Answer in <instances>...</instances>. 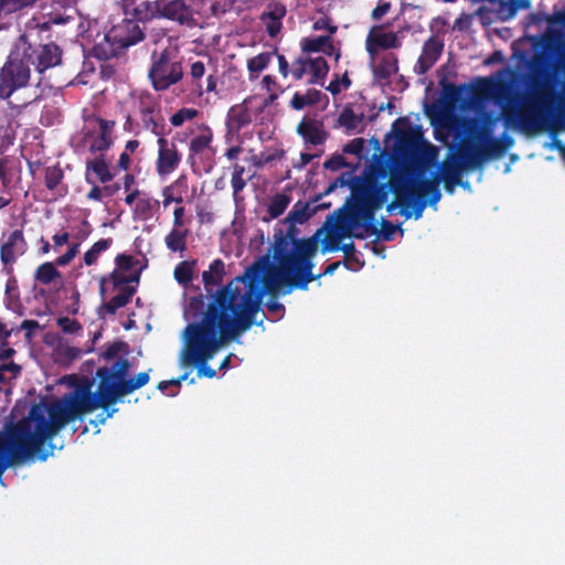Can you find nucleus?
I'll return each instance as SVG.
<instances>
[{
  "instance_id": "f257e3e1",
  "label": "nucleus",
  "mask_w": 565,
  "mask_h": 565,
  "mask_svg": "<svg viewBox=\"0 0 565 565\" xmlns=\"http://www.w3.org/2000/svg\"><path fill=\"white\" fill-rule=\"evenodd\" d=\"M258 269L237 276L218 290L207 305L200 322L185 329L186 347L182 364L195 365L198 376L212 379L216 371L207 365L216 351L226 342L237 339L256 322L260 311L264 289Z\"/></svg>"
},
{
  "instance_id": "f03ea898",
  "label": "nucleus",
  "mask_w": 565,
  "mask_h": 565,
  "mask_svg": "<svg viewBox=\"0 0 565 565\" xmlns=\"http://www.w3.org/2000/svg\"><path fill=\"white\" fill-rule=\"evenodd\" d=\"M129 370L130 362L125 358H119L111 366L98 367V385L95 393L92 392V380L71 375V392L60 398L34 404L25 418L47 441H51L67 424L97 408L107 411L120 398L149 383L151 370L127 379Z\"/></svg>"
},
{
  "instance_id": "7ed1b4c3",
  "label": "nucleus",
  "mask_w": 565,
  "mask_h": 565,
  "mask_svg": "<svg viewBox=\"0 0 565 565\" xmlns=\"http://www.w3.org/2000/svg\"><path fill=\"white\" fill-rule=\"evenodd\" d=\"M339 186L351 189L350 202L341 220L351 226H363L367 234L377 233L375 213L387 202L390 193L395 194V200L386 205L390 215L397 207L403 210L409 203L405 194L411 188L408 180L403 177L393 175L387 182L381 183L373 178L342 173L328 185L323 194H329Z\"/></svg>"
},
{
  "instance_id": "20e7f679",
  "label": "nucleus",
  "mask_w": 565,
  "mask_h": 565,
  "mask_svg": "<svg viewBox=\"0 0 565 565\" xmlns=\"http://www.w3.org/2000/svg\"><path fill=\"white\" fill-rule=\"evenodd\" d=\"M502 118L507 126L516 127L529 135L543 131L550 118L545 87L542 85L534 87L530 95L521 98L519 108H515V105L503 107Z\"/></svg>"
},
{
  "instance_id": "39448f33",
  "label": "nucleus",
  "mask_w": 565,
  "mask_h": 565,
  "mask_svg": "<svg viewBox=\"0 0 565 565\" xmlns=\"http://www.w3.org/2000/svg\"><path fill=\"white\" fill-rule=\"evenodd\" d=\"M145 30L138 21L124 19L105 34L102 42L94 45L93 55L100 61L118 56L126 49L143 41Z\"/></svg>"
},
{
  "instance_id": "423d86ee",
  "label": "nucleus",
  "mask_w": 565,
  "mask_h": 565,
  "mask_svg": "<svg viewBox=\"0 0 565 565\" xmlns=\"http://www.w3.org/2000/svg\"><path fill=\"white\" fill-rule=\"evenodd\" d=\"M292 246L291 260L288 262V278H285L284 286L307 290L311 281L321 277L312 274L311 258L317 253V241L315 237L302 238L295 241Z\"/></svg>"
},
{
  "instance_id": "0eeeda50",
  "label": "nucleus",
  "mask_w": 565,
  "mask_h": 565,
  "mask_svg": "<svg viewBox=\"0 0 565 565\" xmlns=\"http://www.w3.org/2000/svg\"><path fill=\"white\" fill-rule=\"evenodd\" d=\"M137 127L160 137L167 136V124L158 98L149 92H141L134 102Z\"/></svg>"
},
{
  "instance_id": "6e6552de",
  "label": "nucleus",
  "mask_w": 565,
  "mask_h": 565,
  "mask_svg": "<svg viewBox=\"0 0 565 565\" xmlns=\"http://www.w3.org/2000/svg\"><path fill=\"white\" fill-rule=\"evenodd\" d=\"M31 64L22 52L10 54L0 70V98L9 99L12 94L28 86L31 78Z\"/></svg>"
},
{
  "instance_id": "1a4fd4ad",
  "label": "nucleus",
  "mask_w": 565,
  "mask_h": 565,
  "mask_svg": "<svg viewBox=\"0 0 565 565\" xmlns=\"http://www.w3.org/2000/svg\"><path fill=\"white\" fill-rule=\"evenodd\" d=\"M148 77L156 92L169 89L183 77V67L180 61L172 60V53L164 49L158 56L152 55V63Z\"/></svg>"
},
{
  "instance_id": "9d476101",
  "label": "nucleus",
  "mask_w": 565,
  "mask_h": 565,
  "mask_svg": "<svg viewBox=\"0 0 565 565\" xmlns=\"http://www.w3.org/2000/svg\"><path fill=\"white\" fill-rule=\"evenodd\" d=\"M291 243L288 241V237H285L284 232L279 228L274 234V258L277 260V268L273 274H270L265 280L262 274V269L254 265L246 269L243 276H246L249 269H258L262 278L263 289L265 288L273 294L278 288L284 286L285 278H288V262L291 260V252L289 250V245Z\"/></svg>"
},
{
  "instance_id": "9b49d317",
  "label": "nucleus",
  "mask_w": 565,
  "mask_h": 565,
  "mask_svg": "<svg viewBox=\"0 0 565 565\" xmlns=\"http://www.w3.org/2000/svg\"><path fill=\"white\" fill-rule=\"evenodd\" d=\"M396 145L399 151L408 157L423 154L430 147L418 128H413L405 118H398L393 124Z\"/></svg>"
},
{
  "instance_id": "f8f14e48",
  "label": "nucleus",
  "mask_w": 565,
  "mask_h": 565,
  "mask_svg": "<svg viewBox=\"0 0 565 565\" xmlns=\"http://www.w3.org/2000/svg\"><path fill=\"white\" fill-rule=\"evenodd\" d=\"M328 72L329 65L324 57L300 55L291 63L290 75L294 79L300 81L306 74H309L307 84L323 86Z\"/></svg>"
},
{
  "instance_id": "ddd939ff",
  "label": "nucleus",
  "mask_w": 565,
  "mask_h": 565,
  "mask_svg": "<svg viewBox=\"0 0 565 565\" xmlns=\"http://www.w3.org/2000/svg\"><path fill=\"white\" fill-rule=\"evenodd\" d=\"M29 245L22 230H13L8 235L2 234L0 245V260L3 271L11 276L13 274V265L18 258L28 252Z\"/></svg>"
},
{
  "instance_id": "4468645a",
  "label": "nucleus",
  "mask_w": 565,
  "mask_h": 565,
  "mask_svg": "<svg viewBox=\"0 0 565 565\" xmlns=\"http://www.w3.org/2000/svg\"><path fill=\"white\" fill-rule=\"evenodd\" d=\"M475 136L483 143H472L465 146L469 151L470 157L475 159V164L477 168H480L488 159L498 158L504 153L500 141L491 136V129L489 127H478Z\"/></svg>"
},
{
  "instance_id": "2eb2a0df",
  "label": "nucleus",
  "mask_w": 565,
  "mask_h": 565,
  "mask_svg": "<svg viewBox=\"0 0 565 565\" xmlns=\"http://www.w3.org/2000/svg\"><path fill=\"white\" fill-rule=\"evenodd\" d=\"M29 63L35 67L40 74L46 70L57 66L62 62L63 51L55 43L32 45L28 43L23 49Z\"/></svg>"
},
{
  "instance_id": "dca6fc26",
  "label": "nucleus",
  "mask_w": 565,
  "mask_h": 565,
  "mask_svg": "<svg viewBox=\"0 0 565 565\" xmlns=\"http://www.w3.org/2000/svg\"><path fill=\"white\" fill-rule=\"evenodd\" d=\"M157 145L158 157L154 166L157 174L162 178L171 174L179 168L182 153L173 141L167 139V136L158 137Z\"/></svg>"
},
{
  "instance_id": "f3484780",
  "label": "nucleus",
  "mask_w": 565,
  "mask_h": 565,
  "mask_svg": "<svg viewBox=\"0 0 565 565\" xmlns=\"http://www.w3.org/2000/svg\"><path fill=\"white\" fill-rule=\"evenodd\" d=\"M159 9L161 19L189 28L196 24L194 10L186 0H159Z\"/></svg>"
},
{
  "instance_id": "a211bd4d",
  "label": "nucleus",
  "mask_w": 565,
  "mask_h": 565,
  "mask_svg": "<svg viewBox=\"0 0 565 565\" xmlns=\"http://www.w3.org/2000/svg\"><path fill=\"white\" fill-rule=\"evenodd\" d=\"M475 159L470 157L469 151L463 145L449 161H444L440 166V179L461 180V174L466 170L476 169Z\"/></svg>"
},
{
  "instance_id": "6ab92c4d",
  "label": "nucleus",
  "mask_w": 565,
  "mask_h": 565,
  "mask_svg": "<svg viewBox=\"0 0 565 565\" xmlns=\"http://www.w3.org/2000/svg\"><path fill=\"white\" fill-rule=\"evenodd\" d=\"M383 25H376L371 29L365 40V47L371 57L377 54L379 50L398 49L402 41L395 32H381Z\"/></svg>"
},
{
  "instance_id": "aec40b11",
  "label": "nucleus",
  "mask_w": 565,
  "mask_h": 565,
  "mask_svg": "<svg viewBox=\"0 0 565 565\" xmlns=\"http://www.w3.org/2000/svg\"><path fill=\"white\" fill-rule=\"evenodd\" d=\"M444 51V42L437 36H429L423 44L422 53L414 66L417 75L426 74L439 60Z\"/></svg>"
},
{
  "instance_id": "412c9836",
  "label": "nucleus",
  "mask_w": 565,
  "mask_h": 565,
  "mask_svg": "<svg viewBox=\"0 0 565 565\" xmlns=\"http://www.w3.org/2000/svg\"><path fill=\"white\" fill-rule=\"evenodd\" d=\"M345 210V206L338 210L337 224L334 226V235H329L327 237V239L323 243L322 252H335L341 249L340 241L344 237L352 236L351 230L358 227L351 226L341 220ZM353 236L356 238H364L363 234H353Z\"/></svg>"
},
{
  "instance_id": "4be33fe9",
  "label": "nucleus",
  "mask_w": 565,
  "mask_h": 565,
  "mask_svg": "<svg viewBox=\"0 0 565 565\" xmlns=\"http://www.w3.org/2000/svg\"><path fill=\"white\" fill-rule=\"evenodd\" d=\"M439 178L435 177L434 179H424V180H411L408 181L411 190L409 194H415L417 196H427V205L436 206L437 203L441 199V193L439 190Z\"/></svg>"
},
{
  "instance_id": "5701e85b",
  "label": "nucleus",
  "mask_w": 565,
  "mask_h": 565,
  "mask_svg": "<svg viewBox=\"0 0 565 565\" xmlns=\"http://www.w3.org/2000/svg\"><path fill=\"white\" fill-rule=\"evenodd\" d=\"M225 276V265L224 262L220 258L214 259L211 264L207 270H204L202 274V280L204 282V288L206 290V294L212 297V300L209 302V305L214 300L215 295L218 290L223 289L224 286L221 288L215 289L216 287H220L223 282V278ZM228 284L225 285V287Z\"/></svg>"
},
{
  "instance_id": "b1692460",
  "label": "nucleus",
  "mask_w": 565,
  "mask_h": 565,
  "mask_svg": "<svg viewBox=\"0 0 565 565\" xmlns=\"http://www.w3.org/2000/svg\"><path fill=\"white\" fill-rule=\"evenodd\" d=\"M297 134L312 146L323 145L328 138L323 124L316 119H302L297 126Z\"/></svg>"
},
{
  "instance_id": "393cba45",
  "label": "nucleus",
  "mask_w": 565,
  "mask_h": 565,
  "mask_svg": "<svg viewBox=\"0 0 565 565\" xmlns=\"http://www.w3.org/2000/svg\"><path fill=\"white\" fill-rule=\"evenodd\" d=\"M94 119L99 126V135L89 146V151L92 153L107 151L113 145L111 134L116 122L102 117H95Z\"/></svg>"
},
{
  "instance_id": "a878e982",
  "label": "nucleus",
  "mask_w": 565,
  "mask_h": 565,
  "mask_svg": "<svg viewBox=\"0 0 565 565\" xmlns=\"http://www.w3.org/2000/svg\"><path fill=\"white\" fill-rule=\"evenodd\" d=\"M252 117L246 106V100L232 106L226 116V127L230 131H239L243 127L249 125Z\"/></svg>"
},
{
  "instance_id": "bb28decb",
  "label": "nucleus",
  "mask_w": 565,
  "mask_h": 565,
  "mask_svg": "<svg viewBox=\"0 0 565 565\" xmlns=\"http://www.w3.org/2000/svg\"><path fill=\"white\" fill-rule=\"evenodd\" d=\"M89 172L95 173L98 181L103 184L113 181L115 178V173L110 171L109 164L106 162L103 154L86 162V181L88 183H94V181L89 179Z\"/></svg>"
},
{
  "instance_id": "cd10ccee",
  "label": "nucleus",
  "mask_w": 565,
  "mask_h": 565,
  "mask_svg": "<svg viewBox=\"0 0 565 565\" xmlns=\"http://www.w3.org/2000/svg\"><path fill=\"white\" fill-rule=\"evenodd\" d=\"M131 15L135 21H138L145 26L146 22L160 18L159 0H145L134 6Z\"/></svg>"
},
{
  "instance_id": "c85d7f7f",
  "label": "nucleus",
  "mask_w": 565,
  "mask_h": 565,
  "mask_svg": "<svg viewBox=\"0 0 565 565\" xmlns=\"http://www.w3.org/2000/svg\"><path fill=\"white\" fill-rule=\"evenodd\" d=\"M213 140V132L210 128H205L203 134L193 137L189 145L188 161L194 162L196 156H201L206 151L211 150V143Z\"/></svg>"
},
{
  "instance_id": "c756f323",
  "label": "nucleus",
  "mask_w": 565,
  "mask_h": 565,
  "mask_svg": "<svg viewBox=\"0 0 565 565\" xmlns=\"http://www.w3.org/2000/svg\"><path fill=\"white\" fill-rule=\"evenodd\" d=\"M398 72V58L394 53L382 56L380 63L373 68V75L380 81H388Z\"/></svg>"
},
{
  "instance_id": "7c9ffc66",
  "label": "nucleus",
  "mask_w": 565,
  "mask_h": 565,
  "mask_svg": "<svg viewBox=\"0 0 565 565\" xmlns=\"http://www.w3.org/2000/svg\"><path fill=\"white\" fill-rule=\"evenodd\" d=\"M364 119L365 115L363 113L356 115L350 107H345L338 118V124L345 128L347 134H351L353 131L361 132L363 127L359 129V126L364 122Z\"/></svg>"
},
{
  "instance_id": "2f4dec72",
  "label": "nucleus",
  "mask_w": 565,
  "mask_h": 565,
  "mask_svg": "<svg viewBox=\"0 0 565 565\" xmlns=\"http://www.w3.org/2000/svg\"><path fill=\"white\" fill-rule=\"evenodd\" d=\"M189 235L188 228H178L173 227L164 237L166 246L169 250L175 252H184L186 249V238Z\"/></svg>"
},
{
  "instance_id": "473e14b6",
  "label": "nucleus",
  "mask_w": 565,
  "mask_h": 565,
  "mask_svg": "<svg viewBox=\"0 0 565 565\" xmlns=\"http://www.w3.org/2000/svg\"><path fill=\"white\" fill-rule=\"evenodd\" d=\"M157 209H159V201L145 195L136 202L134 217L140 221H148L153 216Z\"/></svg>"
},
{
  "instance_id": "72a5a7b5",
  "label": "nucleus",
  "mask_w": 565,
  "mask_h": 565,
  "mask_svg": "<svg viewBox=\"0 0 565 565\" xmlns=\"http://www.w3.org/2000/svg\"><path fill=\"white\" fill-rule=\"evenodd\" d=\"M405 198L409 203L405 204V209L401 211V214L406 218H409L413 215L415 220H419L427 206L426 199H424V196L409 194V192L405 194Z\"/></svg>"
},
{
  "instance_id": "f704fd0d",
  "label": "nucleus",
  "mask_w": 565,
  "mask_h": 565,
  "mask_svg": "<svg viewBox=\"0 0 565 565\" xmlns=\"http://www.w3.org/2000/svg\"><path fill=\"white\" fill-rule=\"evenodd\" d=\"M136 289L134 287H122L108 302L104 303V309L108 315H115L118 309L125 307L131 300Z\"/></svg>"
},
{
  "instance_id": "c9c22d12",
  "label": "nucleus",
  "mask_w": 565,
  "mask_h": 565,
  "mask_svg": "<svg viewBox=\"0 0 565 565\" xmlns=\"http://www.w3.org/2000/svg\"><path fill=\"white\" fill-rule=\"evenodd\" d=\"M316 207H310V203L298 201L288 213L285 222L286 223H298L302 224L310 218L315 213Z\"/></svg>"
},
{
  "instance_id": "e433bc0d",
  "label": "nucleus",
  "mask_w": 565,
  "mask_h": 565,
  "mask_svg": "<svg viewBox=\"0 0 565 565\" xmlns=\"http://www.w3.org/2000/svg\"><path fill=\"white\" fill-rule=\"evenodd\" d=\"M273 52H263L247 61V70L249 72L250 79L256 78L258 74L264 71L270 63Z\"/></svg>"
},
{
  "instance_id": "4c0bfd02",
  "label": "nucleus",
  "mask_w": 565,
  "mask_h": 565,
  "mask_svg": "<svg viewBox=\"0 0 565 565\" xmlns=\"http://www.w3.org/2000/svg\"><path fill=\"white\" fill-rule=\"evenodd\" d=\"M58 277H61V273L56 269L55 264L51 262L41 264L34 274V279L43 285H49Z\"/></svg>"
},
{
  "instance_id": "58836bf2",
  "label": "nucleus",
  "mask_w": 565,
  "mask_h": 565,
  "mask_svg": "<svg viewBox=\"0 0 565 565\" xmlns=\"http://www.w3.org/2000/svg\"><path fill=\"white\" fill-rule=\"evenodd\" d=\"M290 201L291 198L286 193L275 194L267 207V213L269 214L270 218H277L280 216L290 204Z\"/></svg>"
},
{
  "instance_id": "ea45409f",
  "label": "nucleus",
  "mask_w": 565,
  "mask_h": 565,
  "mask_svg": "<svg viewBox=\"0 0 565 565\" xmlns=\"http://www.w3.org/2000/svg\"><path fill=\"white\" fill-rule=\"evenodd\" d=\"M330 42L329 35H320L317 38H305L301 40V55H307L309 53H317L320 51H324V46Z\"/></svg>"
},
{
  "instance_id": "a19ab883",
  "label": "nucleus",
  "mask_w": 565,
  "mask_h": 565,
  "mask_svg": "<svg viewBox=\"0 0 565 565\" xmlns=\"http://www.w3.org/2000/svg\"><path fill=\"white\" fill-rule=\"evenodd\" d=\"M111 243H113L111 238H102V239L97 241L96 243H94L93 246L84 254L85 265H87V266L94 265L97 262L99 255L103 252L107 250L110 247Z\"/></svg>"
},
{
  "instance_id": "79ce46f5",
  "label": "nucleus",
  "mask_w": 565,
  "mask_h": 565,
  "mask_svg": "<svg viewBox=\"0 0 565 565\" xmlns=\"http://www.w3.org/2000/svg\"><path fill=\"white\" fill-rule=\"evenodd\" d=\"M64 172L58 166L47 167L44 172V183L47 190L54 191L62 183Z\"/></svg>"
},
{
  "instance_id": "37998d69",
  "label": "nucleus",
  "mask_w": 565,
  "mask_h": 565,
  "mask_svg": "<svg viewBox=\"0 0 565 565\" xmlns=\"http://www.w3.org/2000/svg\"><path fill=\"white\" fill-rule=\"evenodd\" d=\"M73 20V17L61 11H53L46 14L45 20L38 26L41 31H49L52 25H62Z\"/></svg>"
},
{
  "instance_id": "c03bdc74",
  "label": "nucleus",
  "mask_w": 565,
  "mask_h": 565,
  "mask_svg": "<svg viewBox=\"0 0 565 565\" xmlns=\"http://www.w3.org/2000/svg\"><path fill=\"white\" fill-rule=\"evenodd\" d=\"M287 14L286 6L279 1L269 3L268 10L264 11L260 15V21L266 22L267 20L280 21Z\"/></svg>"
},
{
  "instance_id": "a18cd8bd",
  "label": "nucleus",
  "mask_w": 565,
  "mask_h": 565,
  "mask_svg": "<svg viewBox=\"0 0 565 565\" xmlns=\"http://www.w3.org/2000/svg\"><path fill=\"white\" fill-rule=\"evenodd\" d=\"M174 279L181 285H188L193 279V265L189 262H181L174 268Z\"/></svg>"
},
{
  "instance_id": "49530a36",
  "label": "nucleus",
  "mask_w": 565,
  "mask_h": 565,
  "mask_svg": "<svg viewBox=\"0 0 565 565\" xmlns=\"http://www.w3.org/2000/svg\"><path fill=\"white\" fill-rule=\"evenodd\" d=\"M205 74V65L202 61H196L192 63L190 75L192 78V85L194 87V90L198 93L199 96L203 95V88L202 84L200 83L201 78Z\"/></svg>"
},
{
  "instance_id": "de8ad7c7",
  "label": "nucleus",
  "mask_w": 565,
  "mask_h": 565,
  "mask_svg": "<svg viewBox=\"0 0 565 565\" xmlns=\"http://www.w3.org/2000/svg\"><path fill=\"white\" fill-rule=\"evenodd\" d=\"M199 115V111L195 108H186L183 107L175 111L170 117V122L173 127H180L182 126L186 120H192L196 118Z\"/></svg>"
},
{
  "instance_id": "09e8293b",
  "label": "nucleus",
  "mask_w": 565,
  "mask_h": 565,
  "mask_svg": "<svg viewBox=\"0 0 565 565\" xmlns=\"http://www.w3.org/2000/svg\"><path fill=\"white\" fill-rule=\"evenodd\" d=\"M493 6L495 7L494 12L497 18L501 21H508L515 15V8L511 0H498Z\"/></svg>"
},
{
  "instance_id": "8fccbe9b",
  "label": "nucleus",
  "mask_w": 565,
  "mask_h": 565,
  "mask_svg": "<svg viewBox=\"0 0 565 565\" xmlns=\"http://www.w3.org/2000/svg\"><path fill=\"white\" fill-rule=\"evenodd\" d=\"M139 277H140L139 273H135L131 275H125L119 269H114L113 273H110V275H109V279L115 287H120L122 285L130 284V282H138Z\"/></svg>"
},
{
  "instance_id": "3c124183",
  "label": "nucleus",
  "mask_w": 565,
  "mask_h": 565,
  "mask_svg": "<svg viewBox=\"0 0 565 565\" xmlns=\"http://www.w3.org/2000/svg\"><path fill=\"white\" fill-rule=\"evenodd\" d=\"M443 85V96L444 98L449 103H456L461 97L463 86H458L452 83H445V81H441Z\"/></svg>"
},
{
  "instance_id": "603ef678",
  "label": "nucleus",
  "mask_w": 565,
  "mask_h": 565,
  "mask_svg": "<svg viewBox=\"0 0 565 565\" xmlns=\"http://www.w3.org/2000/svg\"><path fill=\"white\" fill-rule=\"evenodd\" d=\"M21 372V366L14 362L0 364V383L15 379Z\"/></svg>"
},
{
  "instance_id": "864d4df0",
  "label": "nucleus",
  "mask_w": 565,
  "mask_h": 565,
  "mask_svg": "<svg viewBox=\"0 0 565 565\" xmlns=\"http://www.w3.org/2000/svg\"><path fill=\"white\" fill-rule=\"evenodd\" d=\"M121 352H128V344L124 341H115L105 349V351L102 353V358L105 361H110Z\"/></svg>"
},
{
  "instance_id": "5fc2aeb1",
  "label": "nucleus",
  "mask_w": 565,
  "mask_h": 565,
  "mask_svg": "<svg viewBox=\"0 0 565 565\" xmlns=\"http://www.w3.org/2000/svg\"><path fill=\"white\" fill-rule=\"evenodd\" d=\"M380 226H381V228L380 230L377 228V233H375L374 235H376L379 238L386 241V242H390L393 239V236H394L396 230L399 227V226L394 225L391 221H388L384 217L381 220Z\"/></svg>"
},
{
  "instance_id": "6e6d98bb",
  "label": "nucleus",
  "mask_w": 565,
  "mask_h": 565,
  "mask_svg": "<svg viewBox=\"0 0 565 565\" xmlns=\"http://www.w3.org/2000/svg\"><path fill=\"white\" fill-rule=\"evenodd\" d=\"M352 82L349 78L348 73L345 72L342 77L339 79L338 77L329 83L327 86V90H329L333 96L341 93L342 89H348L351 86Z\"/></svg>"
},
{
  "instance_id": "4d7b16f0",
  "label": "nucleus",
  "mask_w": 565,
  "mask_h": 565,
  "mask_svg": "<svg viewBox=\"0 0 565 565\" xmlns=\"http://www.w3.org/2000/svg\"><path fill=\"white\" fill-rule=\"evenodd\" d=\"M57 326L65 333H76L82 329L81 323L76 319H71L68 317H61L57 319Z\"/></svg>"
},
{
  "instance_id": "13d9d810",
  "label": "nucleus",
  "mask_w": 565,
  "mask_h": 565,
  "mask_svg": "<svg viewBox=\"0 0 565 565\" xmlns=\"http://www.w3.org/2000/svg\"><path fill=\"white\" fill-rule=\"evenodd\" d=\"M348 166L349 164L342 154H333L331 158L323 162V168L331 171H338L341 168Z\"/></svg>"
},
{
  "instance_id": "bf43d9fd",
  "label": "nucleus",
  "mask_w": 565,
  "mask_h": 565,
  "mask_svg": "<svg viewBox=\"0 0 565 565\" xmlns=\"http://www.w3.org/2000/svg\"><path fill=\"white\" fill-rule=\"evenodd\" d=\"M364 149V139L363 138H355L349 141L343 147V152L349 154H356L361 156L362 151Z\"/></svg>"
},
{
  "instance_id": "052dcab7",
  "label": "nucleus",
  "mask_w": 565,
  "mask_h": 565,
  "mask_svg": "<svg viewBox=\"0 0 565 565\" xmlns=\"http://www.w3.org/2000/svg\"><path fill=\"white\" fill-rule=\"evenodd\" d=\"M116 269L128 271L134 267L135 260L131 255L119 254L115 258Z\"/></svg>"
},
{
  "instance_id": "680f3d73",
  "label": "nucleus",
  "mask_w": 565,
  "mask_h": 565,
  "mask_svg": "<svg viewBox=\"0 0 565 565\" xmlns=\"http://www.w3.org/2000/svg\"><path fill=\"white\" fill-rule=\"evenodd\" d=\"M78 246H79L78 244L71 245L66 253H64L63 255L57 257V259L55 262L56 265L57 266H66V265H68L74 259L76 254L78 253Z\"/></svg>"
},
{
  "instance_id": "e2e57ef3",
  "label": "nucleus",
  "mask_w": 565,
  "mask_h": 565,
  "mask_svg": "<svg viewBox=\"0 0 565 565\" xmlns=\"http://www.w3.org/2000/svg\"><path fill=\"white\" fill-rule=\"evenodd\" d=\"M290 106L295 110H301L306 106H310V102L307 100L305 94H300V93L297 92V93L294 94V96H292V98L290 100Z\"/></svg>"
},
{
  "instance_id": "0e129e2a",
  "label": "nucleus",
  "mask_w": 565,
  "mask_h": 565,
  "mask_svg": "<svg viewBox=\"0 0 565 565\" xmlns=\"http://www.w3.org/2000/svg\"><path fill=\"white\" fill-rule=\"evenodd\" d=\"M274 55L277 56L279 73L286 78L290 74L291 65L288 63L285 55L279 54L277 50H274Z\"/></svg>"
},
{
  "instance_id": "69168bd1",
  "label": "nucleus",
  "mask_w": 565,
  "mask_h": 565,
  "mask_svg": "<svg viewBox=\"0 0 565 565\" xmlns=\"http://www.w3.org/2000/svg\"><path fill=\"white\" fill-rule=\"evenodd\" d=\"M390 10H391V3L390 2H382L380 0V3L373 9V11L371 13V17H372L373 20H380Z\"/></svg>"
},
{
  "instance_id": "338daca9",
  "label": "nucleus",
  "mask_w": 565,
  "mask_h": 565,
  "mask_svg": "<svg viewBox=\"0 0 565 565\" xmlns=\"http://www.w3.org/2000/svg\"><path fill=\"white\" fill-rule=\"evenodd\" d=\"M263 23L266 25V31L270 38H276L282 26V23L280 21L275 20H267Z\"/></svg>"
},
{
  "instance_id": "774afa93",
  "label": "nucleus",
  "mask_w": 565,
  "mask_h": 565,
  "mask_svg": "<svg viewBox=\"0 0 565 565\" xmlns=\"http://www.w3.org/2000/svg\"><path fill=\"white\" fill-rule=\"evenodd\" d=\"M493 82L490 78H480L476 87V94L488 95L490 89L493 87Z\"/></svg>"
}]
</instances>
